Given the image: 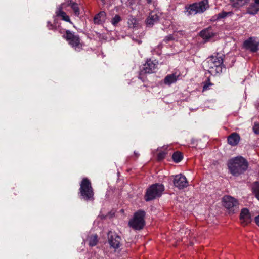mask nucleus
Listing matches in <instances>:
<instances>
[{
  "mask_svg": "<svg viewBox=\"0 0 259 259\" xmlns=\"http://www.w3.org/2000/svg\"><path fill=\"white\" fill-rule=\"evenodd\" d=\"M159 18V13L156 11H152L146 19V23L147 25L152 26L155 23H156Z\"/></svg>",
  "mask_w": 259,
  "mask_h": 259,
  "instance_id": "2eb2a0df",
  "label": "nucleus"
},
{
  "mask_svg": "<svg viewBox=\"0 0 259 259\" xmlns=\"http://www.w3.org/2000/svg\"><path fill=\"white\" fill-rule=\"evenodd\" d=\"M255 222L256 224L259 226V215L255 218Z\"/></svg>",
  "mask_w": 259,
  "mask_h": 259,
  "instance_id": "473e14b6",
  "label": "nucleus"
},
{
  "mask_svg": "<svg viewBox=\"0 0 259 259\" xmlns=\"http://www.w3.org/2000/svg\"><path fill=\"white\" fill-rule=\"evenodd\" d=\"M252 189L256 197L259 200V183L255 182L253 186Z\"/></svg>",
  "mask_w": 259,
  "mask_h": 259,
  "instance_id": "393cba45",
  "label": "nucleus"
},
{
  "mask_svg": "<svg viewBox=\"0 0 259 259\" xmlns=\"http://www.w3.org/2000/svg\"><path fill=\"white\" fill-rule=\"evenodd\" d=\"M147 3H151L152 2V0H147Z\"/></svg>",
  "mask_w": 259,
  "mask_h": 259,
  "instance_id": "f704fd0d",
  "label": "nucleus"
},
{
  "mask_svg": "<svg viewBox=\"0 0 259 259\" xmlns=\"http://www.w3.org/2000/svg\"><path fill=\"white\" fill-rule=\"evenodd\" d=\"M65 38L75 51L80 52L82 50L83 42L81 40L78 35L68 30H66Z\"/></svg>",
  "mask_w": 259,
  "mask_h": 259,
  "instance_id": "7ed1b4c3",
  "label": "nucleus"
},
{
  "mask_svg": "<svg viewBox=\"0 0 259 259\" xmlns=\"http://www.w3.org/2000/svg\"><path fill=\"white\" fill-rule=\"evenodd\" d=\"M47 27L49 30H55L57 29L56 24L54 25L50 22L47 23Z\"/></svg>",
  "mask_w": 259,
  "mask_h": 259,
  "instance_id": "c85d7f7f",
  "label": "nucleus"
},
{
  "mask_svg": "<svg viewBox=\"0 0 259 259\" xmlns=\"http://www.w3.org/2000/svg\"><path fill=\"white\" fill-rule=\"evenodd\" d=\"M230 172L234 176H238L248 168L247 161L242 157L238 156L230 159L228 163Z\"/></svg>",
  "mask_w": 259,
  "mask_h": 259,
  "instance_id": "f257e3e1",
  "label": "nucleus"
},
{
  "mask_svg": "<svg viewBox=\"0 0 259 259\" xmlns=\"http://www.w3.org/2000/svg\"><path fill=\"white\" fill-rule=\"evenodd\" d=\"M178 77L179 75H177L176 73L168 75L165 77L164 82L165 84L169 85L172 83L176 82L178 80Z\"/></svg>",
  "mask_w": 259,
  "mask_h": 259,
  "instance_id": "f3484780",
  "label": "nucleus"
},
{
  "mask_svg": "<svg viewBox=\"0 0 259 259\" xmlns=\"http://www.w3.org/2000/svg\"><path fill=\"white\" fill-rule=\"evenodd\" d=\"M232 13L231 12H222L219 13L217 15V19L224 18L226 17L228 15H231Z\"/></svg>",
  "mask_w": 259,
  "mask_h": 259,
  "instance_id": "bb28decb",
  "label": "nucleus"
},
{
  "mask_svg": "<svg viewBox=\"0 0 259 259\" xmlns=\"http://www.w3.org/2000/svg\"><path fill=\"white\" fill-rule=\"evenodd\" d=\"M121 18L118 15H116L112 19L111 23L114 25L116 26L120 21Z\"/></svg>",
  "mask_w": 259,
  "mask_h": 259,
  "instance_id": "a878e982",
  "label": "nucleus"
},
{
  "mask_svg": "<svg viewBox=\"0 0 259 259\" xmlns=\"http://www.w3.org/2000/svg\"><path fill=\"white\" fill-rule=\"evenodd\" d=\"M97 235H91L89 238V243L91 246H95L98 242Z\"/></svg>",
  "mask_w": 259,
  "mask_h": 259,
  "instance_id": "4be33fe9",
  "label": "nucleus"
},
{
  "mask_svg": "<svg viewBox=\"0 0 259 259\" xmlns=\"http://www.w3.org/2000/svg\"><path fill=\"white\" fill-rule=\"evenodd\" d=\"M106 15L105 12L102 11L100 12L94 17V21L95 23L100 24L103 23L106 20Z\"/></svg>",
  "mask_w": 259,
  "mask_h": 259,
  "instance_id": "6ab92c4d",
  "label": "nucleus"
},
{
  "mask_svg": "<svg viewBox=\"0 0 259 259\" xmlns=\"http://www.w3.org/2000/svg\"><path fill=\"white\" fill-rule=\"evenodd\" d=\"M182 154L180 152H175L172 155V159L176 162H179L182 159Z\"/></svg>",
  "mask_w": 259,
  "mask_h": 259,
  "instance_id": "5701e85b",
  "label": "nucleus"
},
{
  "mask_svg": "<svg viewBox=\"0 0 259 259\" xmlns=\"http://www.w3.org/2000/svg\"><path fill=\"white\" fill-rule=\"evenodd\" d=\"M253 131L255 134H259V124L256 123H254V125L253 126Z\"/></svg>",
  "mask_w": 259,
  "mask_h": 259,
  "instance_id": "c756f323",
  "label": "nucleus"
},
{
  "mask_svg": "<svg viewBox=\"0 0 259 259\" xmlns=\"http://www.w3.org/2000/svg\"><path fill=\"white\" fill-rule=\"evenodd\" d=\"M145 212L143 210H139L136 212L133 218L129 221L130 227L136 230L142 229L145 225Z\"/></svg>",
  "mask_w": 259,
  "mask_h": 259,
  "instance_id": "20e7f679",
  "label": "nucleus"
},
{
  "mask_svg": "<svg viewBox=\"0 0 259 259\" xmlns=\"http://www.w3.org/2000/svg\"><path fill=\"white\" fill-rule=\"evenodd\" d=\"M224 206L230 213H234L238 209V202L234 198L230 196H225L222 198Z\"/></svg>",
  "mask_w": 259,
  "mask_h": 259,
  "instance_id": "0eeeda50",
  "label": "nucleus"
},
{
  "mask_svg": "<svg viewBox=\"0 0 259 259\" xmlns=\"http://www.w3.org/2000/svg\"><path fill=\"white\" fill-rule=\"evenodd\" d=\"M244 5H241V1L238 0H232V6L233 7L238 9Z\"/></svg>",
  "mask_w": 259,
  "mask_h": 259,
  "instance_id": "cd10ccee",
  "label": "nucleus"
},
{
  "mask_svg": "<svg viewBox=\"0 0 259 259\" xmlns=\"http://www.w3.org/2000/svg\"><path fill=\"white\" fill-rule=\"evenodd\" d=\"M173 183L175 186L179 189H182L188 186L186 178L182 174L176 175L174 177Z\"/></svg>",
  "mask_w": 259,
  "mask_h": 259,
  "instance_id": "9d476101",
  "label": "nucleus"
},
{
  "mask_svg": "<svg viewBox=\"0 0 259 259\" xmlns=\"http://www.w3.org/2000/svg\"><path fill=\"white\" fill-rule=\"evenodd\" d=\"M133 21H135V20L133 19V20H131V22L133 23Z\"/></svg>",
  "mask_w": 259,
  "mask_h": 259,
  "instance_id": "c9c22d12",
  "label": "nucleus"
},
{
  "mask_svg": "<svg viewBox=\"0 0 259 259\" xmlns=\"http://www.w3.org/2000/svg\"><path fill=\"white\" fill-rule=\"evenodd\" d=\"M67 5L72 8L75 15L77 16L79 15V9L77 3L73 2L72 0H67Z\"/></svg>",
  "mask_w": 259,
  "mask_h": 259,
  "instance_id": "aec40b11",
  "label": "nucleus"
},
{
  "mask_svg": "<svg viewBox=\"0 0 259 259\" xmlns=\"http://www.w3.org/2000/svg\"><path fill=\"white\" fill-rule=\"evenodd\" d=\"M174 39L173 37L172 36V35H169L167 36H166L164 39V41L165 42H168V41L172 40Z\"/></svg>",
  "mask_w": 259,
  "mask_h": 259,
  "instance_id": "2f4dec72",
  "label": "nucleus"
},
{
  "mask_svg": "<svg viewBox=\"0 0 259 259\" xmlns=\"http://www.w3.org/2000/svg\"><path fill=\"white\" fill-rule=\"evenodd\" d=\"M164 190V187L162 184L156 183L152 185L147 190L145 196V200L148 201L160 197Z\"/></svg>",
  "mask_w": 259,
  "mask_h": 259,
  "instance_id": "39448f33",
  "label": "nucleus"
},
{
  "mask_svg": "<svg viewBox=\"0 0 259 259\" xmlns=\"http://www.w3.org/2000/svg\"><path fill=\"white\" fill-rule=\"evenodd\" d=\"M240 141V137L237 133H234L228 137V142L232 146L236 145Z\"/></svg>",
  "mask_w": 259,
  "mask_h": 259,
  "instance_id": "dca6fc26",
  "label": "nucleus"
},
{
  "mask_svg": "<svg viewBox=\"0 0 259 259\" xmlns=\"http://www.w3.org/2000/svg\"><path fill=\"white\" fill-rule=\"evenodd\" d=\"M240 220V223L243 226H246L251 222V215L248 209L244 208L241 210Z\"/></svg>",
  "mask_w": 259,
  "mask_h": 259,
  "instance_id": "ddd939ff",
  "label": "nucleus"
},
{
  "mask_svg": "<svg viewBox=\"0 0 259 259\" xmlns=\"http://www.w3.org/2000/svg\"><path fill=\"white\" fill-rule=\"evenodd\" d=\"M244 47L252 52H256L259 49V43L254 38L250 37L243 43Z\"/></svg>",
  "mask_w": 259,
  "mask_h": 259,
  "instance_id": "f8f14e48",
  "label": "nucleus"
},
{
  "mask_svg": "<svg viewBox=\"0 0 259 259\" xmlns=\"http://www.w3.org/2000/svg\"><path fill=\"white\" fill-rule=\"evenodd\" d=\"M165 153L164 152L159 153L157 156L158 159L160 160L163 159L165 157Z\"/></svg>",
  "mask_w": 259,
  "mask_h": 259,
  "instance_id": "7c9ffc66",
  "label": "nucleus"
},
{
  "mask_svg": "<svg viewBox=\"0 0 259 259\" xmlns=\"http://www.w3.org/2000/svg\"><path fill=\"white\" fill-rule=\"evenodd\" d=\"M209 7L207 0H203L198 3H195L191 5L188 9L189 13L195 15L197 13H203Z\"/></svg>",
  "mask_w": 259,
  "mask_h": 259,
  "instance_id": "6e6552de",
  "label": "nucleus"
},
{
  "mask_svg": "<svg viewBox=\"0 0 259 259\" xmlns=\"http://www.w3.org/2000/svg\"><path fill=\"white\" fill-rule=\"evenodd\" d=\"M54 17H60L62 20L72 23L69 16L63 10V4L59 5L57 8Z\"/></svg>",
  "mask_w": 259,
  "mask_h": 259,
  "instance_id": "4468645a",
  "label": "nucleus"
},
{
  "mask_svg": "<svg viewBox=\"0 0 259 259\" xmlns=\"http://www.w3.org/2000/svg\"><path fill=\"white\" fill-rule=\"evenodd\" d=\"M157 66V62L154 60L151 59L147 60L146 62L144 64L141 72L144 73H153Z\"/></svg>",
  "mask_w": 259,
  "mask_h": 259,
  "instance_id": "9b49d317",
  "label": "nucleus"
},
{
  "mask_svg": "<svg viewBox=\"0 0 259 259\" xmlns=\"http://www.w3.org/2000/svg\"><path fill=\"white\" fill-rule=\"evenodd\" d=\"M203 84L204 85L202 90L203 92L209 90L210 89V87L213 85V84L210 82L209 78H207V80L203 82Z\"/></svg>",
  "mask_w": 259,
  "mask_h": 259,
  "instance_id": "b1692460",
  "label": "nucleus"
},
{
  "mask_svg": "<svg viewBox=\"0 0 259 259\" xmlns=\"http://www.w3.org/2000/svg\"><path fill=\"white\" fill-rule=\"evenodd\" d=\"M255 2L256 4H259V0H255Z\"/></svg>",
  "mask_w": 259,
  "mask_h": 259,
  "instance_id": "72a5a7b5",
  "label": "nucleus"
},
{
  "mask_svg": "<svg viewBox=\"0 0 259 259\" xmlns=\"http://www.w3.org/2000/svg\"><path fill=\"white\" fill-rule=\"evenodd\" d=\"M259 10L258 4L255 3L249 6L247 8V13L250 14L254 15L257 13Z\"/></svg>",
  "mask_w": 259,
  "mask_h": 259,
  "instance_id": "412c9836",
  "label": "nucleus"
},
{
  "mask_svg": "<svg viewBox=\"0 0 259 259\" xmlns=\"http://www.w3.org/2000/svg\"><path fill=\"white\" fill-rule=\"evenodd\" d=\"M200 35L205 41H208L214 35L210 28L202 30L200 33Z\"/></svg>",
  "mask_w": 259,
  "mask_h": 259,
  "instance_id": "a211bd4d",
  "label": "nucleus"
},
{
  "mask_svg": "<svg viewBox=\"0 0 259 259\" xmlns=\"http://www.w3.org/2000/svg\"><path fill=\"white\" fill-rule=\"evenodd\" d=\"M207 62L210 72L220 73L222 72L223 59L221 57L212 56Z\"/></svg>",
  "mask_w": 259,
  "mask_h": 259,
  "instance_id": "423d86ee",
  "label": "nucleus"
},
{
  "mask_svg": "<svg viewBox=\"0 0 259 259\" xmlns=\"http://www.w3.org/2000/svg\"><path fill=\"white\" fill-rule=\"evenodd\" d=\"M108 241L110 246L114 249H117L121 245V238L120 236L114 233H109Z\"/></svg>",
  "mask_w": 259,
  "mask_h": 259,
  "instance_id": "1a4fd4ad",
  "label": "nucleus"
},
{
  "mask_svg": "<svg viewBox=\"0 0 259 259\" xmlns=\"http://www.w3.org/2000/svg\"><path fill=\"white\" fill-rule=\"evenodd\" d=\"M79 193L81 198L85 201H93L94 193L90 181L83 178L80 184Z\"/></svg>",
  "mask_w": 259,
  "mask_h": 259,
  "instance_id": "f03ea898",
  "label": "nucleus"
}]
</instances>
